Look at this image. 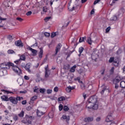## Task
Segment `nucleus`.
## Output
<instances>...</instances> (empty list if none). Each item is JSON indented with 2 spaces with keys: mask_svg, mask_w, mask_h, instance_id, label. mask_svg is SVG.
Listing matches in <instances>:
<instances>
[{
  "mask_svg": "<svg viewBox=\"0 0 125 125\" xmlns=\"http://www.w3.org/2000/svg\"><path fill=\"white\" fill-rule=\"evenodd\" d=\"M87 42H88V43L90 44V45H91V44H92V41H91V38L90 37L88 38L87 40Z\"/></svg>",
  "mask_w": 125,
  "mask_h": 125,
  "instance_id": "22",
  "label": "nucleus"
},
{
  "mask_svg": "<svg viewBox=\"0 0 125 125\" xmlns=\"http://www.w3.org/2000/svg\"><path fill=\"white\" fill-rule=\"evenodd\" d=\"M34 118L33 117V116H30L28 115H26L22 122L23 124H28V125H31L32 124V121L31 120H34Z\"/></svg>",
  "mask_w": 125,
  "mask_h": 125,
  "instance_id": "2",
  "label": "nucleus"
},
{
  "mask_svg": "<svg viewBox=\"0 0 125 125\" xmlns=\"http://www.w3.org/2000/svg\"><path fill=\"white\" fill-rule=\"evenodd\" d=\"M43 12H47V7L44 6L43 7Z\"/></svg>",
  "mask_w": 125,
  "mask_h": 125,
  "instance_id": "41",
  "label": "nucleus"
},
{
  "mask_svg": "<svg viewBox=\"0 0 125 125\" xmlns=\"http://www.w3.org/2000/svg\"><path fill=\"white\" fill-rule=\"evenodd\" d=\"M101 118H100V117H98V118H96V121L97 122H99V121H101Z\"/></svg>",
  "mask_w": 125,
  "mask_h": 125,
  "instance_id": "61",
  "label": "nucleus"
},
{
  "mask_svg": "<svg viewBox=\"0 0 125 125\" xmlns=\"http://www.w3.org/2000/svg\"><path fill=\"white\" fill-rule=\"evenodd\" d=\"M121 81H122V78H121V76H118L113 80V82L118 83L120 82Z\"/></svg>",
  "mask_w": 125,
  "mask_h": 125,
  "instance_id": "10",
  "label": "nucleus"
},
{
  "mask_svg": "<svg viewBox=\"0 0 125 125\" xmlns=\"http://www.w3.org/2000/svg\"><path fill=\"white\" fill-rule=\"evenodd\" d=\"M23 99H24V98H23V97H18V96H17L16 98V100L17 101V102H18V101H21V100H23Z\"/></svg>",
  "mask_w": 125,
  "mask_h": 125,
  "instance_id": "24",
  "label": "nucleus"
},
{
  "mask_svg": "<svg viewBox=\"0 0 125 125\" xmlns=\"http://www.w3.org/2000/svg\"><path fill=\"white\" fill-rule=\"evenodd\" d=\"M62 118L63 120H65L67 123H68L69 121H70V116H66L65 115H63Z\"/></svg>",
  "mask_w": 125,
  "mask_h": 125,
  "instance_id": "15",
  "label": "nucleus"
},
{
  "mask_svg": "<svg viewBox=\"0 0 125 125\" xmlns=\"http://www.w3.org/2000/svg\"><path fill=\"white\" fill-rule=\"evenodd\" d=\"M9 100L13 104H17L18 103V102H17V101L16 100V98H15L14 97H10L9 98Z\"/></svg>",
  "mask_w": 125,
  "mask_h": 125,
  "instance_id": "8",
  "label": "nucleus"
},
{
  "mask_svg": "<svg viewBox=\"0 0 125 125\" xmlns=\"http://www.w3.org/2000/svg\"><path fill=\"white\" fill-rule=\"evenodd\" d=\"M86 107L88 109H93V110H97L98 109V104H94L91 103H90L89 101H87L86 104Z\"/></svg>",
  "mask_w": 125,
  "mask_h": 125,
  "instance_id": "3",
  "label": "nucleus"
},
{
  "mask_svg": "<svg viewBox=\"0 0 125 125\" xmlns=\"http://www.w3.org/2000/svg\"><path fill=\"white\" fill-rule=\"evenodd\" d=\"M13 119L14 120V121H15V122H16V121H18L19 118H18V116H17V115L15 114L13 116Z\"/></svg>",
  "mask_w": 125,
  "mask_h": 125,
  "instance_id": "28",
  "label": "nucleus"
},
{
  "mask_svg": "<svg viewBox=\"0 0 125 125\" xmlns=\"http://www.w3.org/2000/svg\"><path fill=\"white\" fill-rule=\"evenodd\" d=\"M101 75H104V73H105V69H103L102 71H101Z\"/></svg>",
  "mask_w": 125,
  "mask_h": 125,
  "instance_id": "60",
  "label": "nucleus"
},
{
  "mask_svg": "<svg viewBox=\"0 0 125 125\" xmlns=\"http://www.w3.org/2000/svg\"><path fill=\"white\" fill-rule=\"evenodd\" d=\"M105 122L107 123H110V122H113V117H112V114H108L107 118L105 119Z\"/></svg>",
  "mask_w": 125,
  "mask_h": 125,
  "instance_id": "9",
  "label": "nucleus"
},
{
  "mask_svg": "<svg viewBox=\"0 0 125 125\" xmlns=\"http://www.w3.org/2000/svg\"><path fill=\"white\" fill-rule=\"evenodd\" d=\"M17 20H18V21H20V22H22V21H23V19L21 18H16Z\"/></svg>",
  "mask_w": 125,
  "mask_h": 125,
  "instance_id": "50",
  "label": "nucleus"
},
{
  "mask_svg": "<svg viewBox=\"0 0 125 125\" xmlns=\"http://www.w3.org/2000/svg\"><path fill=\"white\" fill-rule=\"evenodd\" d=\"M76 68H77V65H74L70 68V72H71V73H74L75 71H76Z\"/></svg>",
  "mask_w": 125,
  "mask_h": 125,
  "instance_id": "17",
  "label": "nucleus"
},
{
  "mask_svg": "<svg viewBox=\"0 0 125 125\" xmlns=\"http://www.w3.org/2000/svg\"><path fill=\"white\" fill-rule=\"evenodd\" d=\"M110 30H111V27L108 26V27L106 28V29H105V32L106 33H108L109 32H110Z\"/></svg>",
  "mask_w": 125,
  "mask_h": 125,
  "instance_id": "43",
  "label": "nucleus"
},
{
  "mask_svg": "<svg viewBox=\"0 0 125 125\" xmlns=\"http://www.w3.org/2000/svg\"><path fill=\"white\" fill-rule=\"evenodd\" d=\"M75 81H78V82H80V80H81V78L80 77H77V78H75Z\"/></svg>",
  "mask_w": 125,
  "mask_h": 125,
  "instance_id": "62",
  "label": "nucleus"
},
{
  "mask_svg": "<svg viewBox=\"0 0 125 125\" xmlns=\"http://www.w3.org/2000/svg\"><path fill=\"white\" fill-rule=\"evenodd\" d=\"M113 64H114V66H119V62L116 60H114Z\"/></svg>",
  "mask_w": 125,
  "mask_h": 125,
  "instance_id": "34",
  "label": "nucleus"
},
{
  "mask_svg": "<svg viewBox=\"0 0 125 125\" xmlns=\"http://www.w3.org/2000/svg\"><path fill=\"white\" fill-rule=\"evenodd\" d=\"M21 68H24V69L28 72V73H31V70H30V68H31V64L30 63H27L25 65H21Z\"/></svg>",
  "mask_w": 125,
  "mask_h": 125,
  "instance_id": "5",
  "label": "nucleus"
},
{
  "mask_svg": "<svg viewBox=\"0 0 125 125\" xmlns=\"http://www.w3.org/2000/svg\"><path fill=\"white\" fill-rule=\"evenodd\" d=\"M46 93H47V94H50V93H52V90L51 89H47L46 90Z\"/></svg>",
  "mask_w": 125,
  "mask_h": 125,
  "instance_id": "40",
  "label": "nucleus"
},
{
  "mask_svg": "<svg viewBox=\"0 0 125 125\" xmlns=\"http://www.w3.org/2000/svg\"><path fill=\"white\" fill-rule=\"evenodd\" d=\"M68 4L69 5H68V9H69V11H73V10H75V6H73L72 8L70 7V6H71V5L70 4V3H69Z\"/></svg>",
  "mask_w": 125,
  "mask_h": 125,
  "instance_id": "26",
  "label": "nucleus"
},
{
  "mask_svg": "<svg viewBox=\"0 0 125 125\" xmlns=\"http://www.w3.org/2000/svg\"><path fill=\"white\" fill-rule=\"evenodd\" d=\"M27 111H31L32 110V107L28 106L26 107Z\"/></svg>",
  "mask_w": 125,
  "mask_h": 125,
  "instance_id": "51",
  "label": "nucleus"
},
{
  "mask_svg": "<svg viewBox=\"0 0 125 125\" xmlns=\"http://www.w3.org/2000/svg\"><path fill=\"white\" fill-rule=\"evenodd\" d=\"M111 20H113V21H117V20H118V17L117 16H114Z\"/></svg>",
  "mask_w": 125,
  "mask_h": 125,
  "instance_id": "39",
  "label": "nucleus"
},
{
  "mask_svg": "<svg viewBox=\"0 0 125 125\" xmlns=\"http://www.w3.org/2000/svg\"><path fill=\"white\" fill-rule=\"evenodd\" d=\"M114 57H111L110 59L108 61L109 63H112V62H114Z\"/></svg>",
  "mask_w": 125,
  "mask_h": 125,
  "instance_id": "38",
  "label": "nucleus"
},
{
  "mask_svg": "<svg viewBox=\"0 0 125 125\" xmlns=\"http://www.w3.org/2000/svg\"><path fill=\"white\" fill-rule=\"evenodd\" d=\"M47 61V57L46 56L43 61V63H45Z\"/></svg>",
  "mask_w": 125,
  "mask_h": 125,
  "instance_id": "63",
  "label": "nucleus"
},
{
  "mask_svg": "<svg viewBox=\"0 0 125 125\" xmlns=\"http://www.w3.org/2000/svg\"><path fill=\"white\" fill-rule=\"evenodd\" d=\"M105 90H106V88H104L101 91V94H104Z\"/></svg>",
  "mask_w": 125,
  "mask_h": 125,
  "instance_id": "53",
  "label": "nucleus"
},
{
  "mask_svg": "<svg viewBox=\"0 0 125 125\" xmlns=\"http://www.w3.org/2000/svg\"><path fill=\"white\" fill-rule=\"evenodd\" d=\"M44 35L45 37H49V36H50V33H48V32H45L44 33Z\"/></svg>",
  "mask_w": 125,
  "mask_h": 125,
  "instance_id": "46",
  "label": "nucleus"
},
{
  "mask_svg": "<svg viewBox=\"0 0 125 125\" xmlns=\"http://www.w3.org/2000/svg\"><path fill=\"white\" fill-rule=\"evenodd\" d=\"M86 37H80L79 39V42H84V41L86 40Z\"/></svg>",
  "mask_w": 125,
  "mask_h": 125,
  "instance_id": "21",
  "label": "nucleus"
},
{
  "mask_svg": "<svg viewBox=\"0 0 125 125\" xmlns=\"http://www.w3.org/2000/svg\"><path fill=\"white\" fill-rule=\"evenodd\" d=\"M20 93H23V94H25V93H27V91H20Z\"/></svg>",
  "mask_w": 125,
  "mask_h": 125,
  "instance_id": "57",
  "label": "nucleus"
},
{
  "mask_svg": "<svg viewBox=\"0 0 125 125\" xmlns=\"http://www.w3.org/2000/svg\"><path fill=\"white\" fill-rule=\"evenodd\" d=\"M40 113H41L40 112V110H39V109H37V116H39V117H41V115H40Z\"/></svg>",
  "mask_w": 125,
  "mask_h": 125,
  "instance_id": "59",
  "label": "nucleus"
},
{
  "mask_svg": "<svg viewBox=\"0 0 125 125\" xmlns=\"http://www.w3.org/2000/svg\"><path fill=\"white\" fill-rule=\"evenodd\" d=\"M1 91H3V92H4V93H7V94H9V93H13V92L10 91H8V90H4V89L1 90Z\"/></svg>",
  "mask_w": 125,
  "mask_h": 125,
  "instance_id": "25",
  "label": "nucleus"
},
{
  "mask_svg": "<svg viewBox=\"0 0 125 125\" xmlns=\"http://www.w3.org/2000/svg\"><path fill=\"white\" fill-rule=\"evenodd\" d=\"M85 123H89V122H92L93 121V117H87L84 120Z\"/></svg>",
  "mask_w": 125,
  "mask_h": 125,
  "instance_id": "14",
  "label": "nucleus"
},
{
  "mask_svg": "<svg viewBox=\"0 0 125 125\" xmlns=\"http://www.w3.org/2000/svg\"><path fill=\"white\" fill-rule=\"evenodd\" d=\"M120 87H122V88H125V81H123L121 82Z\"/></svg>",
  "mask_w": 125,
  "mask_h": 125,
  "instance_id": "19",
  "label": "nucleus"
},
{
  "mask_svg": "<svg viewBox=\"0 0 125 125\" xmlns=\"http://www.w3.org/2000/svg\"><path fill=\"white\" fill-rule=\"evenodd\" d=\"M90 14H94V9H93L91 11Z\"/></svg>",
  "mask_w": 125,
  "mask_h": 125,
  "instance_id": "64",
  "label": "nucleus"
},
{
  "mask_svg": "<svg viewBox=\"0 0 125 125\" xmlns=\"http://www.w3.org/2000/svg\"><path fill=\"white\" fill-rule=\"evenodd\" d=\"M18 116L20 118H23V117H24V111H21V113L18 114Z\"/></svg>",
  "mask_w": 125,
  "mask_h": 125,
  "instance_id": "30",
  "label": "nucleus"
},
{
  "mask_svg": "<svg viewBox=\"0 0 125 125\" xmlns=\"http://www.w3.org/2000/svg\"><path fill=\"white\" fill-rule=\"evenodd\" d=\"M88 101L90 103H92V104H97L96 102H97V98L95 96H93L90 97Z\"/></svg>",
  "mask_w": 125,
  "mask_h": 125,
  "instance_id": "4",
  "label": "nucleus"
},
{
  "mask_svg": "<svg viewBox=\"0 0 125 125\" xmlns=\"http://www.w3.org/2000/svg\"><path fill=\"white\" fill-rule=\"evenodd\" d=\"M14 62L16 64H18L20 62V60H18L15 61Z\"/></svg>",
  "mask_w": 125,
  "mask_h": 125,
  "instance_id": "58",
  "label": "nucleus"
},
{
  "mask_svg": "<svg viewBox=\"0 0 125 125\" xmlns=\"http://www.w3.org/2000/svg\"><path fill=\"white\" fill-rule=\"evenodd\" d=\"M34 92H36L37 93H39V88L35 87V89L34 90Z\"/></svg>",
  "mask_w": 125,
  "mask_h": 125,
  "instance_id": "45",
  "label": "nucleus"
},
{
  "mask_svg": "<svg viewBox=\"0 0 125 125\" xmlns=\"http://www.w3.org/2000/svg\"><path fill=\"white\" fill-rule=\"evenodd\" d=\"M29 49L30 50V51L32 52L33 54H34V56H36V55H37V53H38V51H37V50L33 49L30 47H29Z\"/></svg>",
  "mask_w": 125,
  "mask_h": 125,
  "instance_id": "13",
  "label": "nucleus"
},
{
  "mask_svg": "<svg viewBox=\"0 0 125 125\" xmlns=\"http://www.w3.org/2000/svg\"><path fill=\"white\" fill-rule=\"evenodd\" d=\"M46 90H45V89L44 88H41L40 89V92L41 93H44V92H45Z\"/></svg>",
  "mask_w": 125,
  "mask_h": 125,
  "instance_id": "37",
  "label": "nucleus"
},
{
  "mask_svg": "<svg viewBox=\"0 0 125 125\" xmlns=\"http://www.w3.org/2000/svg\"><path fill=\"white\" fill-rule=\"evenodd\" d=\"M115 88L116 89H118V88H119V85L118 84V83H115Z\"/></svg>",
  "mask_w": 125,
  "mask_h": 125,
  "instance_id": "54",
  "label": "nucleus"
},
{
  "mask_svg": "<svg viewBox=\"0 0 125 125\" xmlns=\"http://www.w3.org/2000/svg\"><path fill=\"white\" fill-rule=\"evenodd\" d=\"M10 66L12 67V69L13 70L14 72L17 74L18 76H20V75L22 74V70L19 68L18 66L14 65L13 63L10 62L1 63L0 64V72H3L4 70L9 69L10 68Z\"/></svg>",
  "mask_w": 125,
  "mask_h": 125,
  "instance_id": "1",
  "label": "nucleus"
},
{
  "mask_svg": "<svg viewBox=\"0 0 125 125\" xmlns=\"http://www.w3.org/2000/svg\"><path fill=\"white\" fill-rule=\"evenodd\" d=\"M50 18H51V17H47L45 18L44 20H45V21H48V20H49V19H50Z\"/></svg>",
  "mask_w": 125,
  "mask_h": 125,
  "instance_id": "52",
  "label": "nucleus"
},
{
  "mask_svg": "<svg viewBox=\"0 0 125 125\" xmlns=\"http://www.w3.org/2000/svg\"><path fill=\"white\" fill-rule=\"evenodd\" d=\"M21 104H22V105H26L27 104V101L26 100L22 101L21 102Z\"/></svg>",
  "mask_w": 125,
  "mask_h": 125,
  "instance_id": "47",
  "label": "nucleus"
},
{
  "mask_svg": "<svg viewBox=\"0 0 125 125\" xmlns=\"http://www.w3.org/2000/svg\"><path fill=\"white\" fill-rule=\"evenodd\" d=\"M63 110L65 112H67V111H69V107L67 105H65L63 106Z\"/></svg>",
  "mask_w": 125,
  "mask_h": 125,
  "instance_id": "35",
  "label": "nucleus"
},
{
  "mask_svg": "<svg viewBox=\"0 0 125 125\" xmlns=\"http://www.w3.org/2000/svg\"><path fill=\"white\" fill-rule=\"evenodd\" d=\"M24 80H26V81H29V80H30V78L26 75L24 76Z\"/></svg>",
  "mask_w": 125,
  "mask_h": 125,
  "instance_id": "49",
  "label": "nucleus"
},
{
  "mask_svg": "<svg viewBox=\"0 0 125 125\" xmlns=\"http://www.w3.org/2000/svg\"><path fill=\"white\" fill-rule=\"evenodd\" d=\"M59 108L60 111H62V110H63V105L62 104H60Z\"/></svg>",
  "mask_w": 125,
  "mask_h": 125,
  "instance_id": "44",
  "label": "nucleus"
},
{
  "mask_svg": "<svg viewBox=\"0 0 125 125\" xmlns=\"http://www.w3.org/2000/svg\"><path fill=\"white\" fill-rule=\"evenodd\" d=\"M1 99H2V101H9V98H8V97L7 96H5L4 95L1 96Z\"/></svg>",
  "mask_w": 125,
  "mask_h": 125,
  "instance_id": "12",
  "label": "nucleus"
},
{
  "mask_svg": "<svg viewBox=\"0 0 125 125\" xmlns=\"http://www.w3.org/2000/svg\"><path fill=\"white\" fill-rule=\"evenodd\" d=\"M42 55H43V50H42V48H40V51L39 54V58H42Z\"/></svg>",
  "mask_w": 125,
  "mask_h": 125,
  "instance_id": "16",
  "label": "nucleus"
},
{
  "mask_svg": "<svg viewBox=\"0 0 125 125\" xmlns=\"http://www.w3.org/2000/svg\"><path fill=\"white\" fill-rule=\"evenodd\" d=\"M38 99V97L37 96H34L31 98V101H35Z\"/></svg>",
  "mask_w": 125,
  "mask_h": 125,
  "instance_id": "33",
  "label": "nucleus"
},
{
  "mask_svg": "<svg viewBox=\"0 0 125 125\" xmlns=\"http://www.w3.org/2000/svg\"><path fill=\"white\" fill-rule=\"evenodd\" d=\"M61 47H62V44L61 43H59L56 47V53L55 55H57L58 52L60 51V49H61Z\"/></svg>",
  "mask_w": 125,
  "mask_h": 125,
  "instance_id": "7",
  "label": "nucleus"
},
{
  "mask_svg": "<svg viewBox=\"0 0 125 125\" xmlns=\"http://www.w3.org/2000/svg\"><path fill=\"white\" fill-rule=\"evenodd\" d=\"M66 91H67V92H71V87H70V86H69L68 87H67L66 89H65Z\"/></svg>",
  "mask_w": 125,
  "mask_h": 125,
  "instance_id": "36",
  "label": "nucleus"
},
{
  "mask_svg": "<svg viewBox=\"0 0 125 125\" xmlns=\"http://www.w3.org/2000/svg\"><path fill=\"white\" fill-rule=\"evenodd\" d=\"M96 56H97V54L95 53V51H94L91 54L92 59H96Z\"/></svg>",
  "mask_w": 125,
  "mask_h": 125,
  "instance_id": "18",
  "label": "nucleus"
},
{
  "mask_svg": "<svg viewBox=\"0 0 125 125\" xmlns=\"http://www.w3.org/2000/svg\"><path fill=\"white\" fill-rule=\"evenodd\" d=\"M19 60H21L22 61H25L26 60V56L24 55H21Z\"/></svg>",
  "mask_w": 125,
  "mask_h": 125,
  "instance_id": "20",
  "label": "nucleus"
},
{
  "mask_svg": "<svg viewBox=\"0 0 125 125\" xmlns=\"http://www.w3.org/2000/svg\"><path fill=\"white\" fill-rule=\"evenodd\" d=\"M115 70V67H112L110 70V72L111 74H114V70Z\"/></svg>",
  "mask_w": 125,
  "mask_h": 125,
  "instance_id": "42",
  "label": "nucleus"
},
{
  "mask_svg": "<svg viewBox=\"0 0 125 125\" xmlns=\"http://www.w3.org/2000/svg\"><path fill=\"white\" fill-rule=\"evenodd\" d=\"M8 39L10 41H12V40H13V38H12V36L11 35H9Z\"/></svg>",
  "mask_w": 125,
  "mask_h": 125,
  "instance_id": "56",
  "label": "nucleus"
},
{
  "mask_svg": "<svg viewBox=\"0 0 125 125\" xmlns=\"http://www.w3.org/2000/svg\"><path fill=\"white\" fill-rule=\"evenodd\" d=\"M8 54H15V51H14L13 50L9 49L7 51Z\"/></svg>",
  "mask_w": 125,
  "mask_h": 125,
  "instance_id": "27",
  "label": "nucleus"
},
{
  "mask_svg": "<svg viewBox=\"0 0 125 125\" xmlns=\"http://www.w3.org/2000/svg\"><path fill=\"white\" fill-rule=\"evenodd\" d=\"M80 83H82V84H81V88H82V89H83V90L85 89V85H84V84H83V83L82 81H81Z\"/></svg>",
  "mask_w": 125,
  "mask_h": 125,
  "instance_id": "31",
  "label": "nucleus"
},
{
  "mask_svg": "<svg viewBox=\"0 0 125 125\" xmlns=\"http://www.w3.org/2000/svg\"><path fill=\"white\" fill-rule=\"evenodd\" d=\"M84 48L83 47H80L79 49V52L80 53V55H82V53H83V51Z\"/></svg>",
  "mask_w": 125,
  "mask_h": 125,
  "instance_id": "23",
  "label": "nucleus"
},
{
  "mask_svg": "<svg viewBox=\"0 0 125 125\" xmlns=\"http://www.w3.org/2000/svg\"><path fill=\"white\" fill-rule=\"evenodd\" d=\"M15 44L16 46H19V47H23V46H24V44L22 42L21 40L16 41Z\"/></svg>",
  "mask_w": 125,
  "mask_h": 125,
  "instance_id": "6",
  "label": "nucleus"
},
{
  "mask_svg": "<svg viewBox=\"0 0 125 125\" xmlns=\"http://www.w3.org/2000/svg\"><path fill=\"white\" fill-rule=\"evenodd\" d=\"M58 101H65V97L62 96L58 99Z\"/></svg>",
  "mask_w": 125,
  "mask_h": 125,
  "instance_id": "32",
  "label": "nucleus"
},
{
  "mask_svg": "<svg viewBox=\"0 0 125 125\" xmlns=\"http://www.w3.org/2000/svg\"><path fill=\"white\" fill-rule=\"evenodd\" d=\"M31 14H32V11H29L27 13H26V15H27V16H30V15H31Z\"/></svg>",
  "mask_w": 125,
  "mask_h": 125,
  "instance_id": "48",
  "label": "nucleus"
},
{
  "mask_svg": "<svg viewBox=\"0 0 125 125\" xmlns=\"http://www.w3.org/2000/svg\"><path fill=\"white\" fill-rule=\"evenodd\" d=\"M58 32H52L51 35V38H53L54 37H56Z\"/></svg>",
  "mask_w": 125,
  "mask_h": 125,
  "instance_id": "29",
  "label": "nucleus"
},
{
  "mask_svg": "<svg viewBox=\"0 0 125 125\" xmlns=\"http://www.w3.org/2000/svg\"><path fill=\"white\" fill-rule=\"evenodd\" d=\"M50 75V70L47 69V67H45V77L48 78Z\"/></svg>",
  "mask_w": 125,
  "mask_h": 125,
  "instance_id": "11",
  "label": "nucleus"
},
{
  "mask_svg": "<svg viewBox=\"0 0 125 125\" xmlns=\"http://www.w3.org/2000/svg\"><path fill=\"white\" fill-rule=\"evenodd\" d=\"M54 91H55V92H57V91H58V87L57 86L55 87L54 88Z\"/></svg>",
  "mask_w": 125,
  "mask_h": 125,
  "instance_id": "55",
  "label": "nucleus"
}]
</instances>
